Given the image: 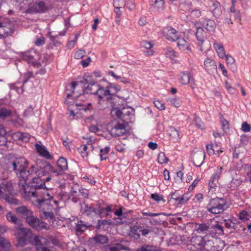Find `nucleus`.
Listing matches in <instances>:
<instances>
[{
    "label": "nucleus",
    "instance_id": "obj_13",
    "mask_svg": "<svg viewBox=\"0 0 251 251\" xmlns=\"http://www.w3.org/2000/svg\"><path fill=\"white\" fill-rule=\"evenodd\" d=\"M178 31L175 28L167 26L163 29V34L164 37L169 41L175 42L178 39Z\"/></svg>",
    "mask_w": 251,
    "mask_h": 251
},
{
    "label": "nucleus",
    "instance_id": "obj_3",
    "mask_svg": "<svg viewBox=\"0 0 251 251\" xmlns=\"http://www.w3.org/2000/svg\"><path fill=\"white\" fill-rule=\"evenodd\" d=\"M229 207V205L225 199L217 197L210 199L206 208L209 213L216 215L222 213Z\"/></svg>",
    "mask_w": 251,
    "mask_h": 251
},
{
    "label": "nucleus",
    "instance_id": "obj_50",
    "mask_svg": "<svg viewBox=\"0 0 251 251\" xmlns=\"http://www.w3.org/2000/svg\"><path fill=\"white\" fill-rule=\"evenodd\" d=\"M238 216L241 220L246 221L249 220L250 214L247 211L242 210L239 213Z\"/></svg>",
    "mask_w": 251,
    "mask_h": 251
},
{
    "label": "nucleus",
    "instance_id": "obj_44",
    "mask_svg": "<svg viewBox=\"0 0 251 251\" xmlns=\"http://www.w3.org/2000/svg\"><path fill=\"white\" fill-rule=\"evenodd\" d=\"M77 150L83 158L86 157L88 156L89 152L87 151L88 147L86 145H81L78 148Z\"/></svg>",
    "mask_w": 251,
    "mask_h": 251
},
{
    "label": "nucleus",
    "instance_id": "obj_43",
    "mask_svg": "<svg viewBox=\"0 0 251 251\" xmlns=\"http://www.w3.org/2000/svg\"><path fill=\"white\" fill-rule=\"evenodd\" d=\"M33 73L32 72H30V71L26 72V73H25L24 75L23 81V84L21 87V93H23L24 92L23 87H24V85H25V84L30 78L33 77Z\"/></svg>",
    "mask_w": 251,
    "mask_h": 251
},
{
    "label": "nucleus",
    "instance_id": "obj_22",
    "mask_svg": "<svg viewBox=\"0 0 251 251\" xmlns=\"http://www.w3.org/2000/svg\"><path fill=\"white\" fill-rule=\"evenodd\" d=\"M12 29L5 23L0 22V38H5L12 34Z\"/></svg>",
    "mask_w": 251,
    "mask_h": 251
},
{
    "label": "nucleus",
    "instance_id": "obj_32",
    "mask_svg": "<svg viewBox=\"0 0 251 251\" xmlns=\"http://www.w3.org/2000/svg\"><path fill=\"white\" fill-rule=\"evenodd\" d=\"M8 221L15 225L20 226L22 223L21 220L17 218L16 216L12 212H9L6 215Z\"/></svg>",
    "mask_w": 251,
    "mask_h": 251
},
{
    "label": "nucleus",
    "instance_id": "obj_35",
    "mask_svg": "<svg viewBox=\"0 0 251 251\" xmlns=\"http://www.w3.org/2000/svg\"><path fill=\"white\" fill-rule=\"evenodd\" d=\"M90 225L85 223L84 222L80 220L77 222L76 225V230L77 232H84L85 231L89 226Z\"/></svg>",
    "mask_w": 251,
    "mask_h": 251
},
{
    "label": "nucleus",
    "instance_id": "obj_24",
    "mask_svg": "<svg viewBox=\"0 0 251 251\" xmlns=\"http://www.w3.org/2000/svg\"><path fill=\"white\" fill-rule=\"evenodd\" d=\"M205 154L204 152L200 151L194 155L193 163L197 167L201 166L204 162Z\"/></svg>",
    "mask_w": 251,
    "mask_h": 251
},
{
    "label": "nucleus",
    "instance_id": "obj_34",
    "mask_svg": "<svg viewBox=\"0 0 251 251\" xmlns=\"http://www.w3.org/2000/svg\"><path fill=\"white\" fill-rule=\"evenodd\" d=\"M210 228L209 224H197L195 226V230L199 233H204Z\"/></svg>",
    "mask_w": 251,
    "mask_h": 251
},
{
    "label": "nucleus",
    "instance_id": "obj_7",
    "mask_svg": "<svg viewBox=\"0 0 251 251\" xmlns=\"http://www.w3.org/2000/svg\"><path fill=\"white\" fill-rule=\"evenodd\" d=\"M32 242L36 246L38 251H50V250L48 248L50 241L47 238L42 236H35Z\"/></svg>",
    "mask_w": 251,
    "mask_h": 251
},
{
    "label": "nucleus",
    "instance_id": "obj_61",
    "mask_svg": "<svg viewBox=\"0 0 251 251\" xmlns=\"http://www.w3.org/2000/svg\"><path fill=\"white\" fill-rule=\"evenodd\" d=\"M241 130L245 132H250L251 130V126L247 122H243L241 126Z\"/></svg>",
    "mask_w": 251,
    "mask_h": 251
},
{
    "label": "nucleus",
    "instance_id": "obj_59",
    "mask_svg": "<svg viewBox=\"0 0 251 251\" xmlns=\"http://www.w3.org/2000/svg\"><path fill=\"white\" fill-rule=\"evenodd\" d=\"M169 101L176 107H179L181 105V102L178 99L173 98L169 99Z\"/></svg>",
    "mask_w": 251,
    "mask_h": 251
},
{
    "label": "nucleus",
    "instance_id": "obj_62",
    "mask_svg": "<svg viewBox=\"0 0 251 251\" xmlns=\"http://www.w3.org/2000/svg\"><path fill=\"white\" fill-rule=\"evenodd\" d=\"M154 106L159 110H163L165 109V105L163 103L161 102L160 101L157 100H154Z\"/></svg>",
    "mask_w": 251,
    "mask_h": 251
},
{
    "label": "nucleus",
    "instance_id": "obj_40",
    "mask_svg": "<svg viewBox=\"0 0 251 251\" xmlns=\"http://www.w3.org/2000/svg\"><path fill=\"white\" fill-rule=\"evenodd\" d=\"M57 166L61 171L66 170L68 169V163L66 158L60 157L57 162Z\"/></svg>",
    "mask_w": 251,
    "mask_h": 251
},
{
    "label": "nucleus",
    "instance_id": "obj_53",
    "mask_svg": "<svg viewBox=\"0 0 251 251\" xmlns=\"http://www.w3.org/2000/svg\"><path fill=\"white\" fill-rule=\"evenodd\" d=\"M194 121L195 123L196 126L199 128L201 129H202L204 128V124L203 122L201 121V119L196 116V115H194Z\"/></svg>",
    "mask_w": 251,
    "mask_h": 251
},
{
    "label": "nucleus",
    "instance_id": "obj_52",
    "mask_svg": "<svg viewBox=\"0 0 251 251\" xmlns=\"http://www.w3.org/2000/svg\"><path fill=\"white\" fill-rule=\"evenodd\" d=\"M176 52L172 48L167 49L165 52V55L167 57L173 59L176 57Z\"/></svg>",
    "mask_w": 251,
    "mask_h": 251
},
{
    "label": "nucleus",
    "instance_id": "obj_1",
    "mask_svg": "<svg viewBox=\"0 0 251 251\" xmlns=\"http://www.w3.org/2000/svg\"><path fill=\"white\" fill-rule=\"evenodd\" d=\"M28 162L25 157L16 158L11 163V168L15 172L19 182L20 192L26 201H32L40 212L41 217L52 220L54 216L52 210L58 202L53 199L51 190L44 187L45 182L52 179L60 174L54 167L44 161L42 165L37 162L26 170Z\"/></svg>",
    "mask_w": 251,
    "mask_h": 251
},
{
    "label": "nucleus",
    "instance_id": "obj_5",
    "mask_svg": "<svg viewBox=\"0 0 251 251\" xmlns=\"http://www.w3.org/2000/svg\"><path fill=\"white\" fill-rule=\"evenodd\" d=\"M51 9V5L44 0H37L25 11L26 14L45 13Z\"/></svg>",
    "mask_w": 251,
    "mask_h": 251
},
{
    "label": "nucleus",
    "instance_id": "obj_14",
    "mask_svg": "<svg viewBox=\"0 0 251 251\" xmlns=\"http://www.w3.org/2000/svg\"><path fill=\"white\" fill-rule=\"evenodd\" d=\"M15 211L27 222L34 215L33 212L25 206H19L15 209Z\"/></svg>",
    "mask_w": 251,
    "mask_h": 251
},
{
    "label": "nucleus",
    "instance_id": "obj_46",
    "mask_svg": "<svg viewBox=\"0 0 251 251\" xmlns=\"http://www.w3.org/2000/svg\"><path fill=\"white\" fill-rule=\"evenodd\" d=\"M94 239L96 242L99 243L100 244H105L108 242V237L106 236L102 235H97L94 237Z\"/></svg>",
    "mask_w": 251,
    "mask_h": 251
},
{
    "label": "nucleus",
    "instance_id": "obj_21",
    "mask_svg": "<svg viewBox=\"0 0 251 251\" xmlns=\"http://www.w3.org/2000/svg\"><path fill=\"white\" fill-rule=\"evenodd\" d=\"M169 139L173 143L179 142L180 139V133L178 130L173 126L170 127L168 130Z\"/></svg>",
    "mask_w": 251,
    "mask_h": 251
},
{
    "label": "nucleus",
    "instance_id": "obj_47",
    "mask_svg": "<svg viewBox=\"0 0 251 251\" xmlns=\"http://www.w3.org/2000/svg\"><path fill=\"white\" fill-rule=\"evenodd\" d=\"M169 161V159L166 156L164 152H161L158 154L157 161L160 164H166Z\"/></svg>",
    "mask_w": 251,
    "mask_h": 251
},
{
    "label": "nucleus",
    "instance_id": "obj_42",
    "mask_svg": "<svg viewBox=\"0 0 251 251\" xmlns=\"http://www.w3.org/2000/svg\"><path fill=\"white\" fill-rule=\"evenodd\" d=\"M110 251H120L121 250H129L128 247H126L121 244H115L110 247Z\"/></svg>",
    "mask_w": 251,
    "mask_h": 251
},
{
    "label": "nucleus",
    "instance_id": "obj_2",
    "mask_svg": "<svg viewBox=\"0 0 251 251\" xmlns=\"http://www.w3.org/2000/svg\"><path fill=\"white\" fill-rule=\"evenodd\" d=\"M190 243L191 245L194 248V249H192L191 247L190 248L191 250H195V249L205 251L215 250L213 241L207 235L203 237L199 235L193 236L190 240Z\"/></svg>",
    "mask_w": 251,
    "mask_h": 251
},
{
    "label": "nucleus",
    "instance_id": "obj_64",
    "mask_svg": "<svg viewBox=\"0 0 251 251\" xmlns=\"http://www.w3.org/2000/svg\"><path fill=\"white\" fill-rule=\"evenodd\" d=\"M77 40V36L75 35V39L73 40L68 41L67 44V48L69 49L73 48Z\"/></svg>",
    "mask_w": 251,
    "mask_h": 251
},
{
    "label": "nucleus",
    "instance_id": "obj_49",
    "mask_svg": "<svg viewBox=\"0 0 251 251\" xmlns=\"http://www.w3.org/2000/svg\"><path fill=\"white\" fill-rule=\"evenodd\" d=\"M225 87L229 94L235 95L236 94V89L231 85L227 80L225 81Z\"/></svg>",
    "mask_w": 251,
    "mask_h": 251
},
{
    "label": "nucleus",
    "instance_id": "obj_51",
    "mask_svg": "<svg viewBox=\"0 0 251 251\" xmlns=\"http://www.w3.org/2000/svg\"><path fill=\"white\" fill-rule=\"evenodd\" d=\"M113 5L115 8H121L126 6V0H114Z\"/></svg>",
    "mask_w": 251,
    "mask_h": 251
},
{
    "label": "nucleus",
    "instance_id": "obj_48",
    "mask_svg": "<svg viewBox=\"0 0 251 251\" xmlns=\"http://www.w3.org/2000/svg\"><path fill=\"white\" fill-rule=\"evenodd\" d=\"M218 144H212L211 145H207L206 146V148L208 154L210 156L214 155V154H216V151L217 150H214V148H217Z\"/></svg>",
    "mask_w": 251,
    "mask_h": 251
},
{
    "label": "nucleus",
    "instance_id": "obj_37",
    "mask_svg": "<svg viewBox=\"0 0 251 251\" xmlns=\"http://www.w3.org/2000/svg\"><path fill=\"white\" fill-rule=\"evenodd\" d=\"M192 197V193L189 191L185 193L182 196L180 197L178 205H182L186 203Z\"/></svg>",
    "mask_w": 251,
    "mask_h": 251
},
{
    "label": "nucleus",
    "instance_id": "obj_45",
    "mask_svg": "<svg viewBox=\"0 0 251 251\" xmlns=\"http://www.w3.org/2000/svg\"><path fill=\"white\" fill-rule=\"evenodd\" d=\"M218 181L219 180L216 179H212V177H210V179L208 183V187L209 191H211L212 192L215 191V189L217 187V185L218 183Z\"/></svg>",
    "mask_w": 251,
    "mask_h": 251
},
{
    "label": "nucleus",
    "instance_id": "obj_31",
    "mask_svg": "<svg viewBox=\"0 0 251 251\" xmlns=\"http://www.w3.org/2000/svg\"><path fill=\"white\" fill-rule=\"evenodd\" d=\"M191 76L192 75L190 72H183L181 73L179 81L183 85H187L190 82Z\"/></svg>",
    "mask_w": 251,
    "mask_h": 251
},
{
    "label": "nucleus",
    "instance_id": "obj_18",
    "mask_svg": "<svg viewBox=\"0 0 251 251\" xmlns=\"http://www.w3.org/2000/svg\"><path fill=\"white\" fill-rule=\"evenodd\" d=\"M126 133V126L123 124L118 123L110 130V134L112 136L115 137L124 135Z\"/></svg>",
    "mask_w": 251,
    "mask_h": 251
},
{
    "label": "nucleus",
    "instance_id": "obj_16",
    "mask_svg": "<svg viewBox=\"0 0 251 251\" xmlns=\"http://www.w3.org/2000/svg\"><path fill=\"white\" fill-rule=\"evenodd\" d=\"M87 83V80L85 78L80 81L72 82L70 85H68L66 88L65 93L67 98H69L73 94H74V90L77 86L82 84H85Z\"/></svg>",
    "mask_w": 251,
    "mask_h": 251
},
{
    "label": "nucleus",
    "instance_id": "obj_30",
    "mask_svg": "<svg viewBox=\"0 0 251 251\" xmlns=\"http://www.w3.org/2000/svg\"><path fill=\"white\" fill-rule=\"evenodd\" d=\"M216 24L213 20L206 19L203 23V26L208 31L213 32L216 28Z\"/></svg>",
    "mask_w": 251,
    "mask_h": 251
},
{
    "label": "nucleus",
    "instance_id": "obj_12",
    "mask_svg": "<svg viewBox=\"0 0 251 251\" xmlns=\"http://www.w3.org/2000/svg\"><path fill=\"white\" fill-rule=\"evenodd\" d=\"M31 227L38 231L46 228V223L33 215L26 222Z\"/></svg>",
    "mask_w": 251,
    "mask_h": 251
},
{
    "label": "nucleus",
    "instance_id": "obj_29",
    "mask_svg": "<svg viewBox=\"0 0 251 251\" xmlns=\"http://www.w3.org/2000/svg\"><path fill=\"white\" fill-rule=\"evenodd\" d=\"M197 23L194 24V25H195L197 29L196 36L197 37L198 41L199 42L198 43L199 46H201L204 41V37L202 35L204 32V31L201 27H200V26H198L197 25Z\"/></svg>",
    "mask_w": 251,
    "mask_h": 251
},
{
    "label": "nucleus",
    "instance_id": "obj_39",
    "mask_svg": "<svg viewBox=\"0 0 251 251\" xmlns=\"http://www.w3.org/2000/svg\"><path fill=\"white\" fill-rule=\"evenodd\" d=\"M110 151V147L106 146L103 149H101L100 151V160L103 161L108 158V154Z\"/></svg>",
    "mask_w": 251,
    "mask_h": 251
},
{
    "label": "nucleus",
    "instance_id": "obj_15",
    "mask_svg": "<svg viewBox=\"0 0 251 251\" xmlns=\"http://www.w3.org/2000/svg\"><path fill=\"white\" fill-rule=\"evenodd\" d=\"M203 68L209 74L212 75L217 71V65L214 60L207 57L203 62Z\"/></svg>",
    "mask_w": 251,
    "mask_h": 251
},
{
    "label": "nucleus",
    "instance_id": "obj_8",
    "mask_svg": "<svg viewBox=\"0 0 251 251\" xmlns=\"http://www.w3.org/2000/svg\"><path fill=\"white\" fill-rule=\"evenodd\" d=\"M28 230L25 228H19L15 232V236L17 239L18 246H23L27 240Z\"/></svg>",
    "mask_w": 251,
    "mask_h": 251
},
{
    "label": "nucleus",
    "instance_id": "obj_10",
    "mask_svg": "<svg viewBox=\"0 0 251 251\" xmlns=\"http://www.w3.org/2000/svg\"><path fill=\"white\" fill-rule=\"evenodd\" d=\"M87 94L83 93L77 96H74L75 98L76 97L75 105L77 107H79L80 109H82L85 111L90 109L89 106H91V103L89 102L85 101V100L87 98Z\"/></svg>",
    "mask_w": 251,
    "mask_h": 251
},
{
    "label": "nucleus",
    "instance_id": "obj_57",
    "mask_svg": "<svg viewBox=\"0 0 251 251\" xmlns=\"http://www.w3.org/2000/svg\"><path fill=\"white\" fill-rule=\"evenodd\" d=\"M86 54V51L83 50H77L75 54V58L76 59L82 58Z\"/></svg>",
    "mask_w": 251,
    "mask_h": 251
},
{
    "label": "nucleus",
    "instance_id": "obj_4",
    "mask_svg": "<svg viewBox=\"0 0 251 251\" xmlns=\"http://www.w3.org/2000/svg\"><path fill=\"white\" fill-rule=\"evenodd\" d=\"M95 95L98 96L100 109H104L112 106L113 96L111 94V90H108L107 88H105L99 85L98 91Z\"/></svg>",
    "mask_w": 251,
    "mask_h": 251
},
{
    "label": "nucleus",
    "instance_id": "obj_23",
    "mask_svg": "<svg viewBox=\"0 0 251 251\" xmlns=\"http://www.w3.org/2000/svg\"><path fill=\"white\" fill-rule=\"evenodd\" d=\"M164 0H154L150 2V5L154 11L160 12L164 9Z\"/></svg>",
    "mask_w": 251,
    "mask_h": 251
},
{
    "label": "nucleus",
    "instance_id": "obj_60",
    "mask_svg": "<svg viewBox=\"0 0 251 251\" xmlns=\"http://www.w3.org/2000/svg\"><path fill=\"white\" fill-rule=\"evenodd\" d=\"M126 6L130 11L133 10L135 8V3L132 0H128L126 2Z\"/></svg>",
    "mask_w": 251,
    "mask_h": 251
},
{
    "label": "nucleus",
    "instance_id": "obj_56",
    "mask_svg": "<svg viewBox=\"0 0 251 251\" xmlns=\"http://www.w3.org/2000/svg\"><path fill=\"white\" fill-rule=\"evenodd\" d=\"M151 198L156 202L164 201L163 196L158 193L151 194Z\"/></svg>",
    "mask_w": 251,
    "mask_h": 251
},
{
    "label": "nucleus",
    "instance_id": "obj_28",
    "mask_svg": "<svg viewBox=\"0 0 251 251\" xmlns=\"http://www.w3.org/2000/svg\"><path fill=\"white\" fill-rule=\"evenodd\" d=\"M176 41L177 47L181 50L185 51L190 50L189 43L184 38L178 37Z\"/></svg>",
    "mask_w": 251,
    "mask_h": 251
},
{
    "label": "nucleus",
    "instance_id": "obj_9",
    "mask_svg": "<svg viewBox=\"0 0 251 251\" xmlns=\"http://www.w3.org/2000/svg\"><path fill=\"white\" fill-rule=\"evenodd\" d=\"M12 189L13 187L10 182H2L0 184V197L10 202V197L8 194L11 192Z\"/></svg>",
    "mask_w": 251,
    "mask_h": 251
},
{
    "label": "nucleus",
    "instance_id": "obj_17",
    "mask_svg": "<svg viewBox=\"0 0 251 251\" xmlns=\"http://www.w3.org/2000/svg\"><path fill=\"white\" fill-rule=\"evenodd\" d=\"M37 52L34 50H31L25 51L23 55V58L24 60L27 61L28 63H31L34 66H35L37 63H36V56Z\"/></svg>",
    "mask_w": 251,
    "mask_h": 251
},
{
    "label": "nucleus",
    "instance_id": "obj_54",
    "mask_svg": "<svg viewBox=\"0 0 251 251\" xmlns=\"http://www.w3.org/2000/svg\"><path fill=\"white\" fill-rule=\"evenodd\" d=\"M226 58V62L229 67H231L234 64L235 61L234 58L230 55L227 54L225 56Z\"/></svg>",
    "mask_w": 251,
    "mask_h": 251
},
{
    "label": "nucleus",
    "instance_id": "obj_25",
    "mask_svg": "<svg viewBox=\"0 0 251 251\" xmlns=\"http://www.w3.org/2000/svg\"><path fill=\"white\" fill-rule=\"evenodd\" d=\"M213 47L218 55L221 58H224L226 56V52L222 43H218L216 40L213 42Z\"/></svg>",
    "mask_w": 251,
    "mask_h": 251
},
{
    "label": "nucleus",
    "instance_id": "obj_19",
    "mask_svg": "<svg viewBox=\"0 0 251 251\" xmlns=\"http://www.w3.org/2000/svg\"><path fill=\"white\" fill-rule=\"evenodd\" d=\"M209 229H210V234L222 235L224 233L223 226L217 221H211Z\"/></svg>",
    "mask_w": 251,
    "mask_h": 251
},
{
    "label": "nucleus",
    "instance_id": "obj_6",
    "mask_svg": "<svg viewBox=\"0 0 251 251\" xmlns=\"http://www.w3.org/2000/svg\"><path fill=\"white\" fill-rule=\"evenodd\" d=\"M151 231L149 226L135 225L131 227L129 235L135 240H138L140 238V233L143 236H146Z\"/></svg>",
    "mask_w": 251,
    "mask_h": 251
},
{
    "label": "nucleus",
    "instance_id": "obj_20",
    "mask_svg": "<svg viewBox=\"0 0 251 251\" xmlns=\"http://www.w3.org/2000/svg\"><path fill=\"white\" fill-rule=\"evenodd\" d=\"M35 147L36 151L40 156L47 159H51L52 158L49 151L44 145L36 143L35 145Z\"/></svg>",
    "mask_w": 251,
    "mask_h": 251
},
{
    "label": "nucleus",
    "instance_id": "obj_41",
    "mask_svg": "<svg viewBox=\"0 0 251 251\" xmlns=\"http://www.w3.org/2000/svg\"><path fill=\"white\" fill-rule=\"evenodd\" d=\"M223 171V168L222 167L219 166L216 167V168L214 169V173L212 174L211 177H212V179H216L219 180L221 177Z\"/></svg>",
    "mask_w": 251,
    "mask_h": 251
},
{
    "label": "nucleus",
    "instance_id": "obj_58",
    "mask_svg": "<svg viewBox=\"0 0 251 251\" xmlns=\"http://www.w3.org/2000/svg\"><path fill=\"white\" fill-rule=\"evenodd\" d=\"M137 251H155L154 247L149 245H144Z\"/></svg>",
    "mask_w": 251,
    "mask_h": 251
},
{
    "label": "nucleus",
    "instance_id": "obj_27",
    "mask_svg": "<svg viewBox=\"0 0 251 251\" xmlns=\"http://www.w3.org/2000/svg\"><path fill=\"white\" fill-rule=\"evenodd\" d=\"M30 135L27 133L16 132L13 134V138L16 140H21L27 142L30 139Z\"/></svg>",
    "mask_w": 251,
    "mask_h": 251
},
{
    "label": "nucleus",
    "instance_id": "obj_55",
    "mask_svg": "<svg viewBox=\"0 0 251 251\" xmlns=\"http://www.w3.org/2000/svg\"><path fill=\"white\" fill-rule=\"evenodd\" d=\"M141 46L146 49H151L153 47V44L151 41L144 40L141 42Z\"/></svg>",
    "mask_w": 251,
    "mask_h": 251
},
{
    "label": "nucleus",
    "instance_id": "obj_38",
    "mask_svg": "<svg viewBox=\"0 0 251 251\" xmlns=\"http://www.w3.org/2000/svg\"><path fill=\"white\" fill-rule=\"evenodd\" d=\"M12 111L4 107H0V119L4 120L6 117L10 116Z\"/></svg>",
    "mask_w": 251,
    "mask_h": 251
},
{
    "label": "nucleus",
    "instance_id": "obj_11",
    "mask_svg": "<svg viewBox=\"0 0 251 251\" xmlns=\"http://www.w3.org/2000/svg\"><path fill=\"white\" fill-rule=\"evenodd\" d=\"M81 204V212L82 214L92 218L96 217L97 208L94 207L93 204L89 205L85 202H83Z\"/></svg>",
    "mask_w": 251,
    "mask_h": 251
},
{
    "label": "nucleus",
    "instance_id": "obj_63",
    "mask_svg": "<svg viewBox=\"0 0 251 251\" xmlns=\"http://www.w3.org/2000/svg\"><path fill=\"white\" fill-rule=\"evenodd\" d=\"M108 90H111V93L112 92V90H114V92H117L120 90L121 88L119 86L117 85H115L114 84H110L109 86L107 87Z\"/></svg>",
    "mask_w": 251,
    "mask_h": 251
},
{
    "label": "nucleus",
    "instance_id": "obj_26",
    "mask_svg": "<svg viewBox=\"0 0 251 251\" xmlns=\"http://www.w3.org/2000/svg\"><path fill=\"white\" fill-rule=\"evenodd\" d=\"M99 85L97 82H91L88 84L87 86L85 87L83 90V92L86 94H90L95 95L98 91V88Z\"/></svg>",
    "mask_w": 251,
    "mask_h": 251
},
{
    "label": "nucleus",
    "instance_id": "obj_33",
    "mask_svg": "<svg viewBox=\"0 0 251 251\" xmlns=\"http://www.w3.org/2000/svg\"><path fill=\"white\" fill-rule=\"evenodd\" d=\"M10 244L9 241L3 237H0V251H9Z\"/></svg>",
    "mask_w": 251,
    "mask_h": 251
},
{
    "label": "nucleus",
    "instance_id": "obj_36",
    "mask_svg": "<svg viewBox=\"0 0 251 251\" xmlns=\"http://www.w3.org/2000/svg\"><path fill=\"white\" fill-rule=\"evenodd\" d=\"M236 222V219L233 217L232 219L224 220L225 227L228 229H235L237 226Z\"/></svg>",
    "mask_w": 251,
    "mask_h": 251
}]
</instances>
